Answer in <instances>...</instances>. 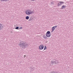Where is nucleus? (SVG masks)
<instances>
[{
  "label": "nucleus",
  "mask_w": 73,
  "mask_h": 73,
  "mask_svg": "<svg viewBox=\"0 0 73 73\" xmlns=\"http://www.w3.org/2000/svg\"><path fill=\"white\" fill-rule=\"evenodd\" d=\"M19 45V46H20L21 48H25L27 47V46H28V44L24 42H21Z\"/></svg>",
  "instance_id": "f257e3e1"
},
{
  "label": "nucleus",
  "mask_w": 73,
  "mask_h": 73,
  "mask_svg": "<svg viewBox=\"0 0 73 73\" xmlns=\"http://www.w3.org/2000/svg\"><path fill=\"white\" fill-rule=\"evenodd\" d=\"M25 13L27 15H30L32 14L33 12L31 10L28 9L25 11Z\"/></svg>",
  "instance_id": "f03ea898"
},
{
  "label": "nucleus",
  "mask_w": 73,
  "mask_h": 73,
  "mask_svg": "<svg viewBox=\"0 0 73 73\" xmlns=\"http://www.w3.org/2000/svg\"><path fill=\"white\" fill-rule=\"evenodd\" d=\"M44 48V45L42 44L40 45L39 46V49L40 50H42Z\"/></svg>",
  "instance_id": "7ed1b4c3"
},
{
  "label": "nucleus",
  "mask_w": 73,
  "mask_h": 73,
  "mask_svg": "<svg viewBox=\"0 0 73 73\" xmlns=\"http://www.w3.org/2000/svg\"><path fill=\"white\" fill-rule=\"evenodd\" d=\"M56 27L57 26H56L53 27L52 29V30L51 31V32H53V31H54V30L55 29V28H56Z\"/></svg>",
  "instance_id": "20e7f679"
},
{
  "label": "nucleus",
  "mask_w": 73,
  "mask_h": 73,
  "mask_svg": "<svg viewBox=\"0 0 73 73\" xmlns=\"http://www.w3.org/2000/svg\"><path fill=\"white\" fill-rule=\"evenodd\" d=\"M53 63H55V64H58V62L57 61H56V60L55 59H54L53 60V61L52 62Z\"/></svg>",
  "instance_id": "39448f33"
},
{
  "label": "nucleus",
  "mask_w": 73,
  "mask_h": 73,
  "mask_svg": "<svg viewBox=\"0 0 73 73\" xmlns=\"http://www.w3.org/2000/svg\"><path fill=\"white\" fill-rule=\"evenodd\" d=\"M64 3L63 2H59L58 3V6H60V5H61V4H64Z\"/></svg>",
  "instance_id": "423d86ee"
},
{
  "label": "nucleus",
  "mask_w": 73,
  "mask_h": 73,
  "mask_svg": "<svg viewBox=\"0 0 73 73\" xmlns=\"http://www.w3.org/2000/svg\"><path fill=\"white\" fill-rule=\"evenodd\" d=\"M46 36L47 37H50V34H46Z\"/></svg>",
  "instance_id": "0eeeda50"
},
{
  "label": "nucleus",
  "mask_w": 73,
  "mask_h": 73,
  "mask_svg": "<svg viewBox=\"0 0 73 73\" xmlns=\"http://www.w3.org/2000/svg\"><path fill=\"white\" fill-rule=\"evenodd\" d=\"M66 7V6H64V5H63L62 7L61 8V9H64Z\"/></svg>",
  "instance_id": "6e6552de"
},
{
  "label": "nucleus",
  "mask_w": 73,
  "mask_h": 73,
  "mask_svg": "<svg viewBox=\"0 0 73 73\" xmlns=\"http://www.w3.org/2000/svg\"><path fill=\"white\" fill-rule=\"evenodd\" d=\"M25 19L26 20H28L29 19V17L28 16H27L26 17Z\"/></svg>",
  "instance_id": "1a4fd4ad"
},
{
  "label": "nucleus",
  "mask_w": 73,
  "mask_h": 73,
  "mask_svg": "<svg viewBox=\"0 0 73 73\" xmlns=\"http://www.w3.org/2000/svg\"><path fill=\"white\" fill-rule=\"evenodd\" d=\"M50 32L49 31H48L47 32L46 34H50Z\"/></svg>",
  "instance_id": "9d476101"
},
{
  "label": "nucleus",
  "mask_w": 73,
  "mask_h": 73,
  "mask_svg": "<svg viewBox=\"0 0 73 73\" xmlns=\"http://www.w3.org/2000/svg\"><path fill=\"white\" fill-rule=\"evenodd\" d=\"M46 46H45L44 50H45V49H46Z\"/></svg>",
  "instance_id": "9b49d317"
},
{
  "label": "nucleus",
  "mask_w": 73,
  "mask_h": 73,
  "mask_svg": "<svg viewBox=\"0 0 73 73\" xmlns=\"http://www.w3.org/2000/svg\"><path fill=\"white\" fill-rule=\"evenodd\" d=\"M3 27V25H1V28H2Z\"/></svg>",
  "instance_id": "f8f14e48"
},
{
  "label": "nucleus",
  "mask_w": 73,
  "mask_h": 73,
  "mask_svg": "<svg viewBox=\"0 0 73 73\" xmlns=\"http://www.w3.org/2000/svg\"><path fill=\"white\" fill-rule=\"evenodd\" d=\"M16 29H19V27H17L15 28Z\"/></svg>",
  "instance_id": "ddd939ff"
},
{
  "label": "nucleus",
  "mask_w": 73,
  "mask_h": 73,
  "mask_svg": "<svg viewBox=\"0 0 73 73\" xmlns=\"http://www.w3.org/2000/svg\"><path fill=\"white\" fill-rule=\"evenodd\" d=\"M20 29H22V27H20Z\"/></svg>",
  "instance_id": "4468645a"
},
{
  "label": "nucleus",
  "mask_w": 73,
  "mask_h": 73,
  "mask_svg": "<svg viewBox=\"0 0 73 73\" xmlns=\"http://www.w3.org/2000/svg\"><path fill=\"white\" fill-rule=\"evenodd\" d=\"M24 57H26V56L25 55H24Z\"/></svg>",
  "instance_id": "2eb2a0df"
},
{
  "label": "nucleus",
  "mask_w": 73,
  "mask_h": 73,
  "mask_svg": "<svg viewBox=\"0 0 73 73\" xmlns=\"http://www.w3.org/2000/svg\"><path fill=\"white\" fill-rule=\"evenodd\" d=\"M35 0H32V1H35Z\"/></svg>",
  "instance_id": "dca6fc26"
},
{
  "label": "nucleus",
  "mask_w": 73,
  "mask_h": 73,
  "mask_svg": "<svg viewBox=\"0 0 73 73\" xmlns=\"http://www.w3.org/2000/svg\"><path fill=\"white\" fill-rule=\"evenodd\" d=\"M44 38H45V37H44Z\"/></svg>",
  "instance_id": "f3484780"
}]
</instances>
